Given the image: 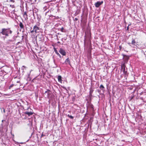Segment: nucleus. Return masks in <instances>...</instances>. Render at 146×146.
Segmentation results:
<instances>
[{
	"label": "nucleus",
	"instance_id": "obj_21",
	"mask_svg": "<svg viewBox=\"0 0 146 146\" xmlns=\"http://www.w3.org/2000/svg\"><path fill=\"white\" fill-rule=\"evenodd\" d=\"M13 85H14L13 84L9 86V88L10 89L11 88L13 87Z\"/></svg>",
	"mask_w": 146,
	"mask_h": 146
},
{
	"label": "nucleus",
	"instance_id": "obj_1",
	"mask_svg": "<svg viewBox=\"0 0 146 146\" xmlns=\"http://www.w3.org/2000/svg\"><path fill=\"white\" fill-rule=\"evenodd\" d=\"M12 31L10 29L3 28L2 29V31L0 32V35L2 34L3 35H5V37L9 36V34H11Z\"/></svg>",
	"mask_w": 146,
	"mask_h": 146
},
{
	"label": "nucleus",
	"instance_id": "obj_18",
	"mask_svg": "<svg viewBox=\"0 0 146 146\" xmlns=\"http://www.w3.org/2000/svg\"><path fill=\"white\" fill-rule=\"evenodd\" d=\"M30 32H31V33H34V32H35V31L33 29V30H30Z\"/></svg>",
	"mask_w": 146,
	"mask_h": 146
},
{
	"label": "nucleus",
	"instance_id": "obj_34",
	"mask_svg": "<svg viewBox=\"0 0 146 146\" xmlns=\"http://www.w3.org/2000/svg\"><path fill=\"white\" fill-rule=\"evenodd\" d=\"M33 16H34V17H35V16H34V13H33Z\"/></svg>",
	"mask_w": 146,
	"mask_h": 146
},
{
	"label": "nucleus",
	"instance_id": "obj_28",
	"mask_svg": "<svg viewBox=\"0 0 146 146\" xmlns=\"http://www.w3.org/2000/svg\"><path fill=\"white\" fill-rule=\"evenodd\" d=\"M37 19H38V20H40V18H39V17H38V16H37Z\"/></svg>",
	"mask_w": 146,
	"mask_h": 146
},
{
	"label": "nucleus",
	"instance_id": "obj_36",
	"mask_svg": "<svg viewBox=\"0 0 146 146\" xmlns=\"http://www.w3.org/2000/svg\"><path fill=\"white\" fill-rule=\"evenodd\" d=\"M12 1V0H11V1Z\"/></svg>",
	"mask_w": 146,
	"mask_h": 146
},
{
	"label": "nucleus",
	"instance_id": "obj_32",
	"mask_svg": "<svg viewBox=\"0 0 146 146\" xmlns=\"http://www.w3.org/2000/svg\"><path fill=\"white\" fill-rule=\"evenodd\" d=\"M21 101V102H22V100H21V99H20V100H19V101Z\"/></svg>",
	"mask_w": 146,
	"mask_h": 146
},
{
	"label": "nucleus",
	"instance_id": "obj_33",
	"mask_svg": "<svg viewBox=\"0 0 146 146\" xmlns=\"http://www.w3.org/2000/svg\"><path fill=\"white\" fill-rule=\"evenodd\" d=\"M128 44L129 45H130V44H131V43H130L129 42V43H128Z\"/></svg>",
	"mask_w": 146,
	"mask_h": 146
},
{
	"label": "nucleus",
	"instance_id": "obj_22",
	"mask_svg": "<svg viewBox=\"0 0 146 146\" xmlns=\"http://www.w3.org/2000/svg\"><path fill=\"white\" fill-rule=\"evenodd\" d=\"M78 19L76 18H75L74 19V21H78Z\"/></svg>",
	"mask_w": 146,
	"mask_h": 146
},
{
	"label": "nucleus",
	"instance_id": "obj_20",
	"mask_svg": "<svg viewBox=\"0 0 146 146\" xmlns=\"http://www.w3.org/2000/svg\"><path fill=\"white\" fill-rule=\"evenodd\" d=\"M66 39H67L66 37H64L62 38V40H66Z\"/></svg>",
	"mask_w": 146,
	"mask_h": 146
},
{
	"label": "nucleus",
	"instance_id": "obj_3",
	"mask_svg": "<svg viewBox=\"0 0 146 146\" xmlns=\"http://www.w3.org/2000/svg\"><path fill=\"white\" fill-rule=\"evenodd\" d=\"M33 29L35 31V33H38L40 30V28L38 27L37 25H35L33 27Z\"/></svg>",
	"mask_w": 146,
	"mask_h": 146
},
{
	"label": "nucleus",
	"instance_id": "obj_39",
	"mask_svg": "<svg viewBox=\"0 0 146 146\" xmlns=\"http://www.w3.org/2000/svg\"><path fill=\"white\" fill-rule=\"evenodd\" d=\"M19 146H20V145H19Z\"/></svg>",
	"mask_w": 146,
	"mask_h": 146
},
{
	"label": "nucleus",
	"instance_id": "obj_26",
	"mask_svg": "<svg viewBox=\"0 0 146 146\" xmlns=\"http://www.w3.org/2000/svg\"><path fill=\"white\" fill-rule=\"evenodd\" d=\"M89 96H90V97H91L92 96V94H90V93H89Z\"/></svg>",
	"mask_w": 146,
	"mask_h": 146
},
{
	"label": "nucleus",
	"instance_id": "obj_37",
	"mask_svg": "<svg viewBox=\"0 0 146 146\" xmlns=\"http://www.w3.org/2000/svg\"><path fill=\"white\" fill-rule=\"evenodd\" d=\"M17 83H18V81H17Z\"/></svg>",
	"mask_w": 146,
	"mask_h": 146
},
{
	"label": "nucleus",
	"instance_id": "obj_35",
	"mask_svg": "<svg viewBox=\"0 0 146 146\" xmlns=\"http://www.w3.org/2000/svg\"><path fill=\"white\" fill-rule=\"evenodd\" d=\"M125 55H123V57H125Z\"/></svg>",
	"mask_w": 146,
	"mask_h": 146
},
{
	"label": "nucleus",
	"instance_id": "obj_8",
	"mask_svg": "<svg viewBox=\"0 0 146 146\" xmlns=\"http://www.w3.org/2000/svg\"><path fill=\"white\" fill-rule=\"evenodd\" d=\"M65 62L66 64H67L70 65V61L69 58H67L65 60Z\"/></svg>",
	"mask_w": 146,
	"mask_h": 146
},
{
	"label": "nucleus",
	"instance_id": "obj_6",
	"mask_svg": "<svg viewBox=\"0 0 146 146\" xmlns=\"http://www.w3.org/2000/svg\"><path fill=\"white\" fill-rule=\"evenodd\" d=\"M19 26L21 28V29H20V31L22 32H23L24 31V26L23 25V24L22 22H20L19 24Z\"/></svg>",
	"mask_w": 146,
	"mask_h": 146
},
{
	"label": "nucleus",
	"instance_id": "obj_14",
	"mask_svg": "<svg viewBox=\"0 0 146 146\" xmlns=\"http://www.w3.org/2000/svg\"><path fill=\"white\" fill-rule=\"evenodd\" d=\"M100 88L102 90H104V89L105 88L104 87V86L102 84L101 85Z\"/></svg>",
	"mask_w": 146,
	"mask_h": 146
},
{
	"label": "nucleus",
	"instance_id": "obj_16",
	"mask_svg": "<svg viewBox=\"0 0 146 146\" xmlns=\"http://www.w3.org/2000/svg\"><path fill=\"white\" fill-rule=\"evenodd\" d=\"M67 116L72 119H73L74 118V117L73 116H72V115H70L69 114Z\"/></svg>",
	"mask_w": 146,
	"mask_h": 146
},
{
	"label": "nucleus",
	"instance_id": "obj_4",
	"mask_svg": "<svg viewBox=\"0 0 146 146\" xmlns=\"http://www.w3.org/2000/svg\"><path fill=\"white\" fill-rule=\"evenodd\" d=\"M103 3V1H98L96 3H95V7L98 8L99 7L100 5H101Z\"/></svg>",
	"mask_w": 146,
	"mask_h": 146
},
{
	"label": "nucleus",
	"instance_id": "obj_11",
	"mask_svg": "<svg viewBox=\"0 0 146 146\" xmlns=\"http://www.w3.org/2000/svg\"><path fill=\"white\" fill-rule=\"evenodd\" d=\"M54 51L56 53L57 55L60 58H61V56L60 55L58 52L57 50L55 49L54 50Z\"/></svg>",
	"mask_w": 146,
	"mask_h": 146
},
{
	"label": "nucleus",
	"instance_id": "obj_17",
	"mask_svg": "<svg viewBox=\"0 0 146 146\" xmlns=\"http://www.w3.org/2000/svg\"><path fill=\"white\" fill-rule=\"evenodd\" d=\"M1 110L2 111V110H3V112L4 113H5V109H4V108H1Z\"/></svg>",
	"mask_w": 146,
	"mask_h": 146
},
{
	"label": "nucleus",
	"instance_id": "obj_27",
	"mask_svg": "<svg viewBox=\"0 0 146 146\" xmlns=\"http://www.w3.org/2000/svg\"><path fill=\"white\" fill-rule=\"evenodd\" d=\"M129 26H128V27H127V30H129Z\"/></svg>",
	"mask_w": 146,
	"mask_h": 146
},
{
	"label": "nucleus",
	"instance_id": "obj_10",
	"mask_svg": "<svg viewBox=\"0 0 146 146\" xmlns=\"http://www.w3.org/2000/svg\"><path fill=\"white\" fill-rule=\"evenodd\" d=\"M58 82L61 83L62 81L61 76H58Z\"/></svg>",
	"mask_w": 146,
	"mask_h": 146
},
{
	"label": "nucleus",
	"instance_id": "obj_2",
	"mask_svg": "<svg viewBox=\"0 0 146 146\" xmlns=\"http://www.w3.org/2000/svg\"><path fill=\"white\" fill-rule=\"evenodd\" d=\"M121 69L122 70V71L124 74L125 75H127V68L124 64L121 66Z\"/></svg>",
	"mask_w": 146,
	"mask_h": 146
},
{
	"label": "nucleus",
	"instance_id": "obj_5",
	"mask_svg": "<svg viewBox=\"0 0 146 146\" xmlns=\"http://www.w3.org/2000/svg\"><path fill=\"white\" fill-rule=\"evenodd\" d=\"M59 52L63 56H65L66 55L65 51L62 48H60Z\"/></svg>",
	"mask_w": 146,
	"mask_h": 146
},
{
	"label": "nucleus",
	"instance_id": "obj_7",
	"mask_svg": "<svg viewBox=\"0 0 146 146\" xmlns=\"http://www.w3.org/2000/svg\"><path fill=\"white\" fill-rule=\"evenodd\" d=\"M21 117H22L23 119H25L27 117L26 115V113H25V112L23 113L22 114H20Z\"/></svg>",
	"mask_w": 146,
	"mask_h": 146
},
{
	"label": "nucleus",
	"instance_id": "obj_23",
	"mask_svg": "<svg viewBox=\"0 0 146 146\" xmlns=\"http://www.w3.org/2000/svg\"><path fill=\"white\" fill-rule=\"evenodd\" d=\"M23 15H26L27 16V12H24Z\"/></svg>",
	"mask_w": 146,
	"mask_h": 146
},
{
	"label": "nucleus",
	"instance_id": "obj_13",
	"mask_svg": "<svg viewBox=\"0 0 146 146\" xmlns=\"http://www.w3.org/2000/svg\"><path fill=\"white\" fill-rule=\"evenodd\" d=\"M60 31L63 32H66V30L64 29V28L63 27H62L60 29Z\"/></svg>",
	"mask_w": 146,
	"mask_h": 146
},
{
	"label": "nucleus",
	"instance_id": "obj_15",
	"mask_svg": "<svg viewBox=\"0 0 146 146\" xmlns=\"http://www.w3.org/2000/svg\"><path fill=\"white\" fill-rule=\"evenodd\" d=\"M93 91H94V90H93V89L92 88H90V92H89V93H90V94H92V93L93 92Z\"/></svg>",
	"mask_w": 146,
	"mask_h": 146
},
{
	"label": "nucleus",
	"instance_id": "obj_30",
	"mask_svg": "<svg viewBox=\"0 0 146 146\" xmlns=\"http://www.w3.org/2000/svg\"><path fill=\"white\" fill-rule=\"evenodd\" d=\"M143 94V92H141L140 93V95H142V94Z\"/></svg>",
	"mask_w": 146,
	"mask_h": 146
},
{
	"label": "nucleus",
	"instance_id": "obj_19",
	"mask_svg": "<svg viewBox=\"0 0 146 146\" xmlns=\"http://www.w3.org/2000/svg\"><path fill=\"white\" fill-rule=\"evenodd\" d=\"M125 56L126 57V61H127L128 60L129 57H128L126 56Z\"/></svg>",
	"mask_w": 146,
	"mask_h": 146
},
{
	"label": "nucleus",
	"instance_id": "obj_25",
	"mask_svg": "<svg viewBox=\"0 0 146 146\" xmlns=\"http://www.w3.org/2000/svg\"><path fill=\"white\" fill-rule=\"evenodd\" d=\"M50 91L49 90H47V91H46L45 92V93H44V94H45V93H47V92H50Z\"/></svg>",
	"mask_w": 146,
	"mask_h": 146
},
{
	"label": "nucleus",
	"instance_id": "obj_9",
	"mask_svg": "<svg viewBox=\"0 0 146 146\" xmlns=\"http://www.w3.org/2000/svg\"><path fill=\"white\" fill-rule=\"evenodd\" d=\"M25 113H26V114H27L28 115V116H30L32 115L33 114V113L31 112H29L26 111L25 112Z\"/></svg>",
	"mask_w": 146,
	"mask_h": 146
},
{
	"label": "nucleus",
	"instance_id": "obj_12",
	"mask_svg": "<svg viewBox=\"0 0 146 146\" xmlns=\"http://www.w3.org/2000/svg\"><path fill=\"white\" fill-rule=\"evenodd\" d=\"M135 43H136V42H135V39H134L133 38H132L131 44L133 45H135Z\"/></svg>",
	"mask_w": 146,
	"mask_h": 146
},
{
	"label": "nucleus",
	"instance_id": "obj_38",
	"mask_svg": "<svg viewBox=\"0 0 146 146\" xmlns=\"http://www.w3.org/2000/svg\"><path fill=\"white\" fill-rule=\"evenodd\" d=\"M17 34H18V33H17Z\"/></svg>",
	"mask_w": 146,
	"mask_h": 146
},
{
	"label": "nucleus",
	"instance_id": "obj_24",
	"mask_svg": "<svg viewBox=\"0 0 146 146\" xmlns=\"http://www.w3.org/2000/svg\"><path fill=\"white\" fill-rule=\"evenodd\" d=\"M139 99L143 100V98L142 97H140Z\"/></svg>",
	"mask_w": 146,
	"mask_h": 146
},
{
	"label": "nucleus",
	"instance_id": "obj_29",
	"mask_svg": "<svg viewBox=\"0 0 146 146\" xmlns=\"http://www.w3.org/2000/svg\"><path fill=\"white\" fill-rule=\"evenodd\" d=\"M97 91H98V92L99 93H100V90H97Z\"/></svg>",
	"mask_w": 146,
	"mask_h": 146
},
{
	"label": "nucleus",
	"instance_id": "obj_31",
	"mask_svg": "<svg viewBox=\"0 0 146 146\" xmlns=\"http://www.w3.org/2000/svg\"><path fill=\"white\" fill-rule=\"evenodd\" d=\"M43 136H44V135H43V134H42V135H41V137H42Z\"/></svg>",
	"mask_w": 146,
	"mask_h": 146
}]
</instances>
